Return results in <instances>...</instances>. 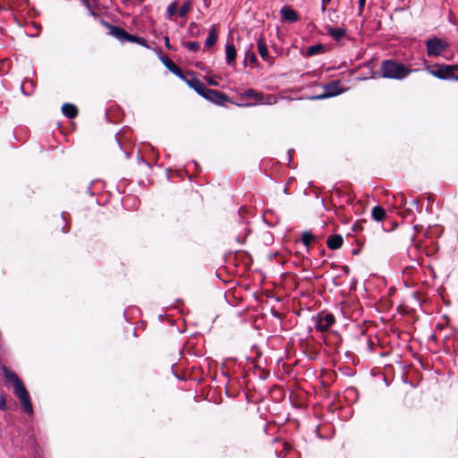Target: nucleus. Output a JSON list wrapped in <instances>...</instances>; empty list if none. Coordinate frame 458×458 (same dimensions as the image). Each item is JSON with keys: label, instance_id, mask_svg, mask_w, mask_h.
<instances>
[{"label": "nucleus", "instance_id": "obj_1", "mask_svg": "<svg viewBox=\"0 0 458 458\" xmlns=\"http://www.w3.org/2000/svg\"><path fill=\"white\" fill-rule=\"evenodd\" d=\"M1 370L5 380L8 383L13 384V394L19 399L21 404L22 410L29 415L31 416L34 413L33 405L30 400V393L25 387L21 379L18 375L10 370L6 366L3 365Z\"/></svg>", "mask_w": 458, "mask_h": 458}, {"label": "nucleus", "instance_id": "obj_2", "mask_svg": "<svg viewBox=\"0 0 458 458\" xmlns=\"http://www.w3.org/2000/svg\"><path fill=\"white\" fill-rule=\"evenodd\" d=\"M417 71L418 69H409L403 64L394 60L386 59L381 63L377 74H379L382 78L402 81Z\"/></svg>", "mask_w": 458, "mask_h": 458}, {"label": "nucleus", "instance_id": "obj_3", "mask_svg": "<svg viewBox=\"0 0 458 458\" xmlns=\"http://www.w3.org/2000/svg\"><path fill=\"white\" fill-rule=\"evenodd\" d=\"M425 70L432 76L442 81H454V72L458 71V64H437L436 66L426 64Z\"/></svg>", "mask_w": 458, "mask_h": 458}, {"label": "nucleus", "instance_id": "obj_4", "mask_svg": "<svg viewBox=\"0 0 458 458\" xmlns=\"http://www.w3.org/2000/svg\"><path fill=\"white\" fill-rule=\"evenodd\" d=\"M426 53L428 57H437L449 47V44L440 38L432 36L425 40Z\"/></svg>", "mask_w": 458, "mask_h": 458}, {"label": "nucleus", "instance_id": "obj_5", "mask_svg": "<svg viewBox=\"0 0 458 458\" xmlns=\"http://www.w3.org/2000/svg\"><path fill=\"white\" fill-rule=\"evenodd\" d=\"M245 98H251L260 105H274L277 101V98L272 94H265L252 89H248L243 92Z\"/></svg>", "mask_w": 458, "mask_h": 458}, {"label": "nucleus", "instance_id": "obj_6", "mask_svg": "<svg viewBox=\"0 0 458 458\" xmlns=\"http://www.w3.org/2000/svg\"><path fill=\"white\" fill-rule=\"evenodd\" d=\"M324 92L322 94L313 96L311 99H325L333 97H336L342 94L344 89L341 88L340 81H332L327 84L324 85Z\"/></svg>", "mask_w": 458, "mask_h": 458}, {"label": "nucleus", "instance_id": "obj_7", "mask_svg": "<svg viewBox=\"0 0 458 458\" xmlns=\"http://www.w3.org/2000/svg\"><path fill=\"white\" fill-rule=\"evenodd\" d=\"M315 322L314 327L318 331H327L335 321L332 313L319 312L316 317H313Z\"/></svg>", "mask_w": 458, "mask_h": 458}, {"label": "nucleus", "instance_id": "obj_8", "mask_svg": "<svg viewBox=\"0 0 458 458\" xmlns=\"http://www.w3.org/2000/svg\"><path fill=\"white\" fill-rule=\"evenodd\" d=\"M203 98L219 106L225 105L226 102L229 101V98L226 94L209 88H207V89L205 90Z\"/></svg>", "mask_w": 458, "mask_h": 458}, {"label": "nucleus", "instance_id": "obj_9", "mask_svg": "<svg viewBox=\"0 0 458 458\" xmlns=\"http://www.w3.org/2000/svg\"><path fill=\"white\" fill-rule=\"evenodd\" d=\"M191 78L185 76V80H182L191 89H194L199 96L203 98L207 86L199 79L194 76L193 73H189Z\"/></svg>", "mask_w": 458, "mask_h": 458}, {"label": "nucleus", "instance_id": "obj_10", "mask_svg": "<svg viewBox=\"0 0 458 458\" xmlns=\"http://www.w3.org/2000/svg\"><path fill=\"white\" fill-rule=\"evenodd\" d=\"M102 24L109 30V34L123 42L126 41L128 32L120 26L110 24L108 21H102Z\"/></svg>", "mask_w": 458, "mask_h": 458}, {"label": "nucleus", "instance_id": "obj_11", "mask_svg": "<svg viewBox=\"0 0 458 458\" xmlns=\"http://www.w3.org/2000/svg\"><path fill=\"white\" fill-rule=\"evenodd\" d=\"M159 59L165 67L169 70L173 74L180 78L182 81L185 80V75L181 71V69L166 55H159Z\"/></svg>", "mask_w": 458, "mask_h": 458}, {"label": "nucleus", "instance_id": "obj_12", "mask_svg": "<svg viewBox=\"0 0 458 458\" xmlns=\"http://www.w3.org/2000/svg\"><path fill=\"white\" fill-rule=\"evenodd\" d=\"M281 19L284 21L296 22L299 20L298 13L290 6H284L280 10Z\"/></svg>", "mask_w": 458, "mask_h": 458}, {"label": "nucleus", "instance_id": "obj_13", "mask_svg": "<svg viewBox=\"0 0 458 458\" xmlns=\"http://www.w3.org/2000/svg\"><path fill=\"white\" fill-rule=\"evenodd\" d=\"M326 30L327 34L337 42H339L343 38H344L347 33L346 30L344 27L334 28L331 26H327Z\"/></svg>", "mask_w": 458, "mask_h": 458}, {"label": "nucleus", "instance_id": "obj_14", "mask_svg": "<svg viewBox=\"0 0 458 458\" xmlns=\"http://www.w3.org/2000/svg\"><path fill=\"white\" fill-rule=\"evenodd\" d=\"M237 52L236 48L233 44H225V62L229 66H233L235 64Z\"/></svg>", "mask_w": 458, "mask_h": 458}, {"label": "nucleus", "instance_id": "obj_15", "mask_svg": "<svg viewBox=\"0 0 458 458\" xmlns=\"http://www.w3.org/2000/svg\"><path fill=\"white\" fill-rule=\"evenodd\" d=\"M344 239L340 234H330L327 240V245L330 250H338L342 247Z\"/></svg>", "mask_w": 458, "mask_h": 458}, {"label": "nucleus", "instance_id": "obj_16", "mask_svg": "<svg viewBox=\"0 0 458 458\" xmlns=\"http://www.w3.org/2000/svg\"><path fill=\"white\" fill-rule=\"evenodd\" d=\"M62 113L67 118H75L78 114V109L76 106L71 103H64L62 106Z\"/></svg>", "mask_w": 458, "mask_h": 458}, {"label": "nucleus", "instance_id": "obj_17", "mask_svg": "<svg viewBox=\"0 0 458 458\" xmlns=\"http://www.w3.org/2000/svg\"><path fill=\"white\" fill-rule=\"evenodd\" d=\"M258 51L260 55V57L265 61L268 62L270 59L268 50L267 47V45L265 41L262 39V38H259L257 42Z\"/></svg>", "mask_w": 458, "mask_h": 458}, {"label": "nucleus", "instance_id": "obj_18", "mask_svg": "<svg viewBox=\"0 0 458 458\" xmlns=\"http://www.w3.org/2000/svg\"><path fill=\"white\" fill-rule=\"evenodd\" d=\"M35 88L34 82L31 80L25 79L21 84V90L23 95L30 96Z\"/></svg>", "mask_w": 458, "mask_h": 458}, {"label": "nucleus", "instance_id": "obj_19", "mask_svg": "<svg viewBox=\"0 0 458 458\" xmlns=\"http://www.w3.org/2000/svg\"><path fill=\"white\" fill-rule=\"evenodd\" d=\"M217 41V35H216V30L215 26H212V28L209 30L208 36L207 37L205 40V47H210L214 46Z\"/></svg>", "mask_w": 458, "mask_h": 458}, {"label": "nucleus", "instance_id": "obj_20", "mask_svg": "<svg viewBox=\"0 0 458 458\" xmlns=\"http://www.w3.org/2000/svg\"><path fill=\"white\" fill-rule=\"evenodd\" d=\"M371 216L375 221H382L386 216V211L382 207L376 206L372 208Z\"/></svg>", "mask_w": 458, "mask_h": 458}, {"label": "nucleus", "instance_id": "obj_21", "mask_svg": "<svg viewBox=\"0 0 458 458\" xmlns=\"http://www.w3.org/2000/svg\"><path fill=\"white\" fill-rule=\"evenodd\" d=\"M127 42H131V43H136L140 46H142L146 48H148V43L146 41V39L144 38H141V37H139L137 35H133V34H128V37H127V39H126Z\"/></svg>", "mask_w": 458, "mask_h": 458}, {"label": "nucleus", "instance_id": "obj_22", "mask_svg": "<svg viewBox=\"0 0 458 458\" xmlns=\"http://www.w3.org/2000/svg\"><path fill=\"white\" fill-rule=\"evenodd\" d=\"M324 45L321 43L310 46L307 48V55L313 56L315 55H318L323 52Z\"/></svg>", "mask_w": 458, "mask_h": 458}, {"label": "nucleus", "instance_id": "obj_23", "mask_svg": "<svg viewBox=\"0 0 458 458\" xmlns=\"http://www.w3.org/2000/svg\"><path fill=\"white\" fill-rule=\"evenodd\" d=\"M314 240L315 236L312 234L310 231H305L302 233L301 242L305 247H307V249Z\"/></svg>", "mask_w": 458, "mask_h": 458}, {"label": "nucleus", "instance_id": "obj_24", "mask_svg": "<svg viewBox=\"0 0 458 458\" xmlns=\"http://www.w3.org/2000/svg\"><path fill=\"white\" fill-rule=\"evenodd\" d=\"M178 12V4L176 1H174L168 4L166 7L165 16L168 19H171Z\"/></svg>", "mask_w": 458, "mask_h": 458}, {"label": "nucleus", "instance_id": "obj_25", "mask_svg": "<svg viewBox=\"0 0 458 458\" xmlns=\"http://www.w3.org/2000/svg\"><path fill=\"white\" fill-rule=\"evenodd\" d=\"M253 45L250 44L245 51V60L249 59L250 63L256 64L258 62L257 56L252 51ZM244 65H246V61H244Z\"/></svg>", "mask_w": 458, "mask_h": 458}, {"label": "nucleus", "instance_id": "obj_26", "mask_svg": "<svg viewBox=\"0 0 458 458\" xmlns=\"http://www.w3.org/2000/svg\"><path fill=\"white\" fill-rule=\"evenodd\" d=\"M182 44L183 47L193 53H196L199 49V43L198 41H188L182 42Z\"/></svg>", "mask_w": 458, "mask_h": 458}, {"label": "nucleus", "instance_id": "obj_27", "mask_svg": "<svg viewBox=\"0 0 458 458\" xmlns=\"http://www.w3.org/2000/svg\"><path fill=\"white\" fill-rule=\"evenodd\" d=\"M191 6V1H186L182 4V5L178 10V15L180 17H184L187 15V13L190 12Z\"/></svg>", "mask_w": 458, "mask_h": 458}, {"label": "nucleus", "instance_id": "obj_28", "mask_svg": "<svg viewBox=\"0 0 458 458\" xmlns=\"http://www.w3.org/2000/svg\"><path fill=\"white\" fill-rule=\"evenodd\" d=\"M0 410L4 411L8 410V406L6 403L5 396L1 394L0 395Z\"/></svg>", "mask_w": 458, "mask_h": 458}, {"label": "nucleus", "instance_id": "obj_29", "mask_svg": "<svg viewBox=\"0 0 458 458\" xmlns=\"http://www.w3.org/2000/svg\"><path fill=\"white\" fill-rule=\"evenodd\" d=\"M358 4H359L358 15L361 16L363 10H364L365 4H366V0H358Z\"/></svg>", "mask_w": 458, "mask_h": 458}, {"label": "nucleus", "instance_id": "obj_30", "mask_svg": "<svg viewBox=\"0 0 458 458\" xmlns=\"http://www.w3.org/2000/svg\"><path fill=\"white\" fill-rule=\"evenodd\" d=\"M401 215H402V216H403V217L407 218V217H409L410 216H413V212H412L411 208H409L404 209V210L401 213Z\"/></svg>", "mask_w": 458, "mask_h": 458}, {"label": "nucleus", "instance_id": "obj_31", "mask_svg": "<svg viewBox=\"0 0 458 458\" xmlns=\"http://www.w3.org/2000/svg\"><path fill=\"white\" fill-rule=\"evenodd\" d=\"M94 182H95L92 181L89 183V185L87 187V189H86V193L89 194V196H94L95 195L94 191H92V185H93Z\"/></svg>", "mask_w": 458, "mask_h": 458}, {"label": "nucleus", "instance_id": "obj_32", "mask_svg": "<svg viewBox=\"0 0 458 458\" xmlns=\"http://www.w3.org/2000/svg\"><path fill=\"white\" fill-rule=\"evenodd\" d=\"M165 40V47L169 49V50H173V47L172 45L170 44V41H169V38L167 36L165 37L164 38Z\"/></svg>", "mask_w": 458, "mask_h": 458}, {"label": "nucleus", "instance_id": "obj_33", "mask_svg": "<svg viewBox=\"0 0 458 458\" xmlns=\"http://www.w3.org/2000/svg\"><path fill=\"white\" fill-rule=\"evenodd\" d=\"M419 204L420 202L417 199H412L410 203L411 207L415 208L416 209H419Z\"/></svg>", "mask_w": 458, "mask_h": 458}, {"label": "nucleus", "instance_id": "obj_34", "mask_svg": "<svg viewBox=\"0 0 458 458\" xmlns=\"http://www.w3.org/2000/svg\"><path fill=\"white\" fill-rule=\"evenodd\" d=\"M137 158H138V162H139V164L143 163V164H145L146 165L149 166V163H148V161H146V160H145L142 157H140L139 154H138Z\"/></svg>", "mask_w": 458, "mask_h": 458}, {"label": "nucleus", "instance_id": "obj_35", "mask_svg": "<svg viewBox=\"0 0 458 458\" xmlns=\"http://www.w3.org/2000/svg\"><path fill=\"white\" fill-rule=\"evenodd\" d=\"M64 216H65V212H63V213H62V218H63L64 221H66V219H65ZM65 225H67V222H65ZM62 232H63L64 233H67L68 230L66 229V225H64V226L62 227Z\"/></svg>", "mask_w": 458, "mask_h": 458}, {"label": "nucleus", "instance_id": "obj_36", "mask_svg": "<svg viewBox=\"0 0 458 458\" xmlns=\"http://www.w3.org/2000/svg\"><path fill=\"white\" fill-rule=\"evenodd\" d=\"M208 83L209 85H212V86H216V85H217V82H216L214 79H212V78H209V79L208 80Z\"/></svg>", "mask_w": 458, "mask_h": 458}, {"label": "nucleus", "instance_id": "obj_37", "mask_svg": "<svg viewBox=\"0 0 458 458\" xmlns=\"http://www.w3.org/2000/svg\"><path fill=\"white\" fill-rule=\"evenodd\" d=\"M399 197H400V199H401V205H404L406 200L404 199V197L402 193H398Z\"/></svg>", "mask_w": 458, "mask_h": 458}, {"label": "nucleus", "instance_id": "obj_38", "mask_svg": "<svg viewBox=\"0 0 458 458\" xmlns=\"http://www.w3.org/2000/svg\"><path fill=\"white\" fill-rule=\"evenodd\" d=\"M115 140L117 141V144L119 145L120 148L122 149L123 147H122V143H121V140L120 139L118 138V134L115 135Z\"/></svg>", "mask_w": 458, "mask_h": 458}, {"label": "nucleus", "instance_id": "obj_39", "mask_svg": "<svg viewBox=\"0 0 458 458\" xmlns=\"http://www.w3.org/2000/svg\"><path fill=\"white\" fill-rule=\"evenodd\" d=\"M245 210H246V209H245L244 208L241 207V208H239V210H238L239 216H242V214L245 212Z\"/></svg>", "mask_w": 458, "mask_h": 458}, {"label": "nucleus", "instance_id": "obj_40", "mask_svg": "<svg viewBox=\"0 0 458 458\" xmlns=\"http://www.w3.org/2000/svg\"><path fill=\"white\" fill-rule=\"evenodd\" d=\"M131 152L130 151H125L124 152V156H125V158L129 159L131 157Z\"/></svg>", "mask_w": 458, "mask_h": 458}, {"label": "nucleus", "instance_id": "obj_41", "mask_svg": "<svg viewBox=\"0 0 458 458\" xmlns=\"http://www.w3.org/2000/svg\"><path fill=\"white\" fill-rule=\"evenodd\" d=\"M237 242L241 244H242L244 242V238L242 239L240 236L237 237Z\"/></svg>", "mask_w": 458, "mask_h": 458}, {"label": "nucleus", "instance_id": "obj_42", "mask_svg": "<svg viewBox=\"0 0 458 458\" xmlns=\"http://www.w3.org/2000/svg\"><path fill=\"white\" fill-rule=\"evenodd\" d=\"M293 151V149H289L287 154H288V161L291 160V152Z\"/></svg>", "mask_w": 458, "mask_h": 458}, {"label": "nucleus", "instance_id": "obj_43", "mask_svg": "<svg viewBox=\"0 0 458 458\" xmlns=\"http://www.w3.org/2000/svg\"><path fill=\"white\" fill-rule=\"evenodd\" d=\"M331 0H321V4H327Z\"/></svg>", "mask_w": 458, "mask_h": 458}, {"label": "nucleus", "instance_id": "obj_44", "mask_svg": "<svg viewBox=\"0 0 458 458\" xmlns=\"http://www.w3.org/2000/svg\"><path fill=\"white\" fill-rule=\"evenodd\" d=\"M326 5L327 4H321V11H322V13H324L326 11Z\"/></svg>", "mask_w": 458, "mask_h": 458}, {"label": "nucleus", "instance_id": "obj_45", "mask_svg": "<svg viewBox=\"0 0 458 458\" xmlns=\"http://www.w3.org/2000/svg\"><path fill=\"white\" fill-rule=\"evenodd\" d=\"M454 81H458V71L454 72Z\"/></svg>", "mask_w": 458, "mask_h": 458}, {"label": "nucleus", "instance_id": "obj_46", "mask_svg": "<svg viewBox=\"0 0 458 458\" xmlns=\"http://www.w3.org/2000/svg\"><path fill=\"white\" fill-rule=\"evenodd\" d=\"M344 273H349V271H350L349 267L345 266V267H344Z\"/></svg>", "mask_w": 458, "mask_h": 458}, {"label": "nucleus", "instance_id": "obj_47", "mask_svg": "<svg viewBox=\"0 0 458 458\" xmlns=\"http://www.w3.org/2000/svg\"><path fill=\"white\" fill-rule=\"evenodd\" d=\"M349 391H350V392H354V393H355V392H356V389H355L354 387H352V388H350V389H349Z\"/></svg>", "mask_w": 458, "mask_h": 458}, {"label": "nucleus", "instance_id": "obj_48", "mask_svg": "<svg viewBox=\"0 0 458 458\" xmlns=\"http://www.w3.org/2000/svg\"><path fill=\"white\" fill-rule=\"evenodd\" d=\"M286 191H287V188H284V192L286 193Z\"/></svg>", "mask_w": 458, "mask_h": 458}, {"label": "nucleus", "instance_id": "obj_49", "mask_svg": "<svg viewBox=\"0 0 458 458\" xmlns=\"http://www.w3.org/2000/svg\"><path fill=\"white\" fill-rule=\"evenodd\" d=\"M129 0H122L123 3H126L128 2Z\"/></svg>", "mask_w": 458, "mask_h": 458}]
</instances>
